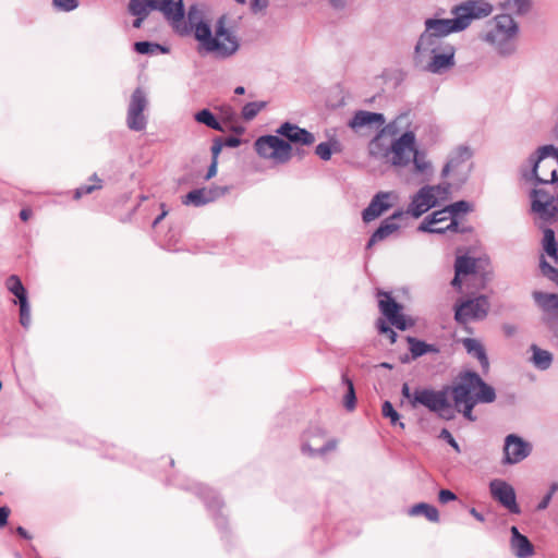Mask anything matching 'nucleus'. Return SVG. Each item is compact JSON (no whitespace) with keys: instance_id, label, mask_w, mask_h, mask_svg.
<instances>
[{"instance_id":"2eb2a0df","label":"nucleus","mask_w":558,"mask_h":558,"mask_svg":"<svg viewBox=\"0 0 558 558\" xmlns=\"http://www.w3.org/2000/svg\"><path fill=\"white\" fill-rule=\"evenodd\" d=\"M489 493L492 497L505 507L509 512L519 514L520 507L517 504L514 488L504 480L495 478L489 483Z\"/></svg>"},{"instance_id":"6e6d98bb","label":"nucleus","mask_w":558,"mask_h":558,"mask_svg":"<svg viewBox=\"0 0 558 558\" xmlns=\"http://www.w3.org/2000/svg\"><path fill=\"white\" fill-rule=\"evenodd\" d=\"M269 5V0H250V9L254 14L264 13Z\"/></svg>"},{"instance_id":"5fc2aeb1","label":"nucleus","mask_w":558,"mask_h":558,"mask_svg":"<svg viewBox=\"0 0 558 558\" xmlns=\"http://www.w3.org/2000/svg\"><path fill=\"white\" fill-rule=\"evenodd\" d=\"M220 118L228 123H235L238 121L236 111L229 105L220 107Z\"/></svg>"},{"instance_id":"423d86ee","label":"nucleus","mask_w":558,"mask_h":558,"mask_svg":"<svg viewBox=\"0 0 558 558\" xmlns=\"http://www.w3.org/2000/svg\"><path fill=\"white\" fill-rule=\"evenodd\" d=\"M449 184L424 185L411 196L405 209L407 215L420 218L430 208L438 206L439 202L449 197Z\"/></svg>"},{"instance_id":"3c124183","label":"nucleus","mask_w":558,"mask_h":558,"mask_svg":"<svg viewBox=\"0 0 558 558\" xmlns=\"http://www.w3.org/2000/svg\"><path fill=\"white\" fill-rule=\"evenodd\" d=\"M52 5L57 11L71 12L78 7V0H52Z\"/></svg>"},{"instance_id":"37998d69","label":"nucleus","mask_w":558,"mask_h":558,"mask_svg":"<svg viewBox=\"0 0 558 558\" xmlns=\"http://www.w3.org/2000/svg\"><path fill=\"white\" fill-rule=\"evenodd\" d=\"M89 181L92 183H88V184H83L81 186H78L76 190H75V193H74V198L78 199L81 198L83 195H87V194H90L93 193L94 191L96 190H99L102 187V180L99 179L97 177V174H93L89 179Z\"/></svg>"},{"instance_id":"393cba45","label":"nucleus","mask_w":558,"mask_h":558,"mask_svg":"<svg viewBox=\"0 0 558 558\" xmlns=\"http://www.w3.org/2000/svg\"><path fill=\"white\" fill-rule=\"evenodd\" d=\"M392 192H378L372 198L368 206L362 211V219L364 222H371L387 211L392 205L389 202Z\"/></svg>"},{"instance_id":"052dcab7","label":"nucleus","mask_w":558,"mask_h":558,"mask_svg":"<svg viewBox=\"0 0 558 558\" xmlns=\"http://www.w3.org/2000/svg\"><path fill=\"white\" fill-rule=\"evenodd\" d=\"M439 501L441 504H447L449 501H453L457 499V496L454 493H452L449 489H441L438 495Z\"/></svg>"},{"instance_id":"13d9d810","label":"nucleus","mask_w":558,"mask_h":558,"mask_svg":"<svg viewBox=\"0 0 558 558\" xmlns=\"http://www.w3.org/2000/svg\"><path fill=\"white\" fill-rule=\"evenodd\" d=\"M556 490H557V486L551 485L548 493L538 502L537 510H545L549 506L553 495Z\"/></svg>"},{"instance_id":"5701e85b","label":"nucleus","mask_w":558,"mask_h":558,"mask_svg":"<svg viewBox=\"0 0 558 558\" xmlns=\"http://www.w3.org/2000/svg\"><path fill=\"white\" fill-rule=\"evenodd\" d=\"M385 122L386 119L383 113L359 110L354 113L348 125L359 133L363 130L380 128Z\"/></svg>"},{"instance_id":"f704fd0d","label":"nucleus","mask_w":558,"mask_h":558,"mask_svg":"<svg viewBox=\"0 0 558 558\" xmlns=\"http://www.w3.org/2000/svg\"><path fill=\"white\" fill-rule=\"evenodd\" d=\"M196 122L206 125L215 131L223 132L221 123L217 120L215 114L209 109H202L194 114Z\"/></svg>"},{"instance_id":"7c9ffc66","label":"nucleus","mask_w":558,"mask_h":558,"mask_svg":"<svg viewBox=\"0 0 558 558\" xmlns=\"http://www.w3.org/2000/svg\"><path fill=\"white\" fill-rule=\"evenodd\" d=\"M532 351L531 362L539 371H547L553 364V354L544 349H541L536 344L530 347Z\"/></svg>"},{"instance_id":"1a4fd4ad","label":"nucleus","mask_w":558,"mask_h":558,"mask_svg":"<svg viewBox=\"0 0 558 558\" xmlns=\"http://www.w3.org/2000/svg\"><path fill=\"white\" fill-rule=\"evenodd\" d=\"M490 302L486 295L466 298L456 303L454 319L461 325L483 320L488 315Z\"/></svg>"},{"instance_id":"f257e3e1","label":"nucleus","mask_w":558,"mask_h":558,"mask_svg":"<svg viewBox=\"0 0 558 558\" xmlns=\"http://www.w3.org/2000/svg\"><path fill=\"white\" fill-rule=\"evenodd\" d=\"M226 20L225 15L217 20L213 34L210 25L205 22L204 8L192 4L187 10L186 19L180 17L175 23V32L180 35H189L193 32L195 39L206 52L225 59L233 56L240 48L236 35L226 27Z\"/></svg>"},{"instance_id":"4c0bfd02","label":"nucleus","mask_w":558,"mask_h":558,"mask_svg":"<svg viewBox=\"0 0 558 558\" xmlns=\"http://www.w3.org/2000/svg\"><path fill=\"white\" fill-rule=\"evenodd\" d=\"M543 248H544L545 253L549 257H551L555 262L558 260V245H557L555 232L550 228L544 229Z\"/></svg>"},{"instance_id":"4be33fe9","label":"nucleus","mask_w":558,"mask_h":558,"mask_svg":"<svg viewBox=\"0 0 558 558\" xmlns=\"http://www.w3.org/2000/svg\"><path fill=\"white\" fill-rule=\"evenodd\" d=\"M456 49L452 45L445 46L441 50L427 58L425 69L434 74H440L454 65Z\"/></svg>"},{"instance_id":"ddd939ff","label":"nucleus","mask_w":558,"mask_h":558,"mask_svg":"<svg viewBox=\"0 0 558 558\" xmlns=\"http://www.w3.org/2000/svg\"><path fill=\"white\" fill-rule=\"evenodd\" d=\"M471 157L472 150L470 147H457L450 153L448 161L441 170V177L447 178L450 173H453L458 177L459 183H464L471 171V165H466Z\"/></svg>"},{"instance_id":"4d7b16f0","label":"nucleus","mask_w":558,"mask_h":558,"mask_svg":"<svg viewBox=\"0 0 558 558\" xmlns=\"http://www.w3.org/2000/svg\"><path fill=\"white\" fill-rule=\"evenodd\" d=\"M439 438L444 439L448 442L449 446H451L457 452H460V446L451 435V433L447 428H442Z\"/></svg>"},{"instance_id":"a211bd4d","label":"nucleus","mask_w":558,"mask_h":558,"mask_svg":"<svg viewBox=\"0 0 558 558\" xmlns=\"http://www.w3.org/2000/svg\"><path fill=\"white\" fill-rule=\"evenodd\" d=\"M449 45L444 39L438 38L435 34H430L426 29L421 34L415 48L414 57L418 63H423L434 53L441 50L445 46Z\"/></svg>"},{"instance_id":"72a5a7b5","label":"nucleus","mask_w":558,"mask_h":558,"mask_svg":"<svg viewBox=\"0 0 558 558\" xmlns=\"http://www.w3.org/2000/svg\"><path fill=\"white\" fill-rule=\"evenodd\" d=\"M408 513L411 517L424 515L428 521L434 523L439 521V512L437 508L426 502H420L412 506Z\"/></svg>"},{"instance_id":"0eeeda50","label":"nucleus","mask_w":558,"mask_h":558,"mask_svg":"<svg viewBox=\"0 0 558 558\" xmlns=\"http://www.w3.org/2000/svg\"><path fill=\"white\" fill-rule=\"evenodd\" d=\"M450 387H444L440 390H433L428 388L416 389L413 392L411 400L412 408L421 404L427 408L430 412L436 413L439 417L449 420L451 415V404L448 399Z\"/></svg>"},{"instance_id":"c9c22d12","label":"nucleus","mask_w":558,"mask_h":558,"mask_svg":"<svg viewBox=\"0 0 558 558\" xmlns=\"http://www.w3.org/2000/svg\"><path fill=\"white\" fill-rule=\"evenodd\" d=\"M471 211H473V205L466 201H458L440 209L441 215H449L450 219L454 218L457 220L460 214H468Z\"/></svg>"},{"instance_id":"b1692460","label":"nucleus","mask_w":558,"mask_h":558,"mask_svg":"<svg viewBox=\"0 0 558 558\" xmlns=\"http://www.w3.org/2000/svg\"><path fill=\"white\" fill-rule=\"evenodd\" d=\"M7 289L13 293L20 303V322L23 326H31V315L27 308V299L26 291L20 280V278L15 275L10 276L5 281Z\"/></svg>"},{"instance_id":"cd10ccee","label":"nucleus","mask_w":558,"mask_h":558,"mask_svg":"<svg viewBox=\"0 0 558 558\" xmlns=\"http://www.w3.org/2000/svg\"><path fill=\"white\" fill-rule=\"evenodd\" d=\"M156 10L163 13L167 20H169L175 29V23L180 21V17L184 16V7L181 0L174 2L173 0H162Z\"/></svg>"},{"instance_id":"49530a36","label":"nucleus","mask_w":558,"mask_h":558,"mask_svg":"<svg viewBox=\"0 0 558 558\" xmlns=\"http://www.w3.org/2000/svg\"><path fill=\"white\" fill-rule=\"evenodd\" d=\"M502 7L513 9L517 15H524L531 8V0H507Z\"/></svg>"},{"instance_id":"20e7f679","label":"nucleus","mask_w":558,"mask_h":558,"mask_svg":"<svg viewBox=\"0 0 558 558\" xmlns=\"http://www.w3.org/2000/svg\"><path fill=\"white\" fill-rule=\"evenodd\" d=\"M519 23L510 14L496 15L481 33L480 39L499 58L509 59L518 52Z\"/></svg>"},{"instance_id":"09e8293b","label":"nucleus","mask_w":558,"mask_h":558,"mask_svg":"<svg viewBox=\"0 0 558 558\" xmlns=\"http://www.w3.org/2000/svg\"><path fill=\"white\" fill-rule=\"evenodd\" d=\"M407 341L410 347L409 349L412 354V359H417L426 354V342L410 336L407 337Z\"/></svg>"},{"instance_id":"c03bdc74","label":"nucleus","mask_w":558,"mask_h":558,"mask_svg":"<svg viewBox=\"0 0 558 558\" xmlns=\"http://www.w3.org/2000/svg\"><path fill=\"white\" fill-rule=\"evenodd\" d=\"M381 414L384 417L390 420L391 425H398L400 428L404 429L405 425L403 422H400V414L395 410L390 401L383 403Z\"/></svg>"},{"instance_id":"58836bf2","label":"nucleus","mask_w":558,"mask_h":558,"mask_svg":"<svg viewBox=\"0 0 558 558\" xmlns=\"http://www.w3.org/2000/svg\"><path fill=\"white\" fill-rule=\"evenodd\" d=\"M197 494L205 500L209 510L214 511L222 507V501L220 500L219 496L209 487L199 485L197 487Z\"/></svg>"},{"instance_id":"0e129e2a","label":"nucleus","mask_w":558,"mask_h":558,"mask_svg":"<svg viewBox=\"0 0 558 558\" xmlns=\"http://www.w3.org/2000/svg\"><path fill=\"white\" fill-rule=\"evenodd\" d=\"M217 167H218V161L211 160V163L209 165L207 173L205 175V180H210L211 178H214L217 174Z\"/></svg>"},{"instance_id":"8fccbe9b","label":"nucleus","mask_w":558,"mask_h":558,"mask_svg":"<svg viewBox=\"0 0 558 558\" xmlns=\"http://www.w3.org/2000/svg\"><path fill=\"white\" fill-rule=\"evenodd\" d=\"M542 274L558 286V269L553 267L546 259L542 258L539 263Z\"/></svg>"},{"instance_id":"dca6fc26","label":"nucleus","mask_w":558,"mask_h":558,"mask_svg":"<svg viewBox=\"0 0 558 558\" xmlns=\"http://www.w3.org/2000/svg\"><path fill=\"white\" fill-rule=\"evenodd\" d=\"M533 298L544 312L543 322L558 337V294L535 291Z\"/></svg>"},{"instance_id":"39448f33","label":"nucleus","mask_w":558,"mask_h":558,"mask_svg":"<svg viewBox=\"0 0 558 558\" xmlns=\"http://www.w3.org/2000/svg\"><path fill=\"white\" fill-rule=\"evenodd\" d=\"M521 175L527 182L554 184L558 181V148L554 145L539 146L521 166Z\"/></svg>"},{"instance_id":"9b49d317","label":"nucleus","mask_w":558,"mask_h":558,"mask_svg":"<svg viewBox=\"0 0 558 558\" xmlns=\"http://www.w3.org/2000/svg\"><path fill=\"white\" fill-rule=\"evenodd\" d=\"M418 231L427 233L444 234L446 232L453 233H471L473 228L471 226L461 225L459 220L449 215H441L440 209L426 216L418 226Z\"/></svg>"},{"instance_id":"f3484780","label":"nucleus","mask_w":558,"mask_h":558,"mask_svg":"<svg viewBox=\"0 0 558 558\" xmlns=\"http://www.w3.org/2000/svg\"><path fill=\"white\" fill-rule=\"evenodd\" d=\"M379 310L388 323L399 330L408 329V323L401 313L402 306L387 292L379 293Z\"/></svg>"},{"instance_id":"c85d7f7f","label":"nucleus","mask_w":558,"mask_h":558,"mask_svg":"<svg viewBox=\"0 0 558 558\" xmlns=\"http://www.w3.org/2000/svg\"><path fill=\"white\" fill-rule=\"evenodd\" d=\"M531 209L536 214L539 219L545 222H554L558 216V202L553 203H541L539 201H533Z\"/></svg>"},{"instance_id":"2f4dec72","label":"nucleus","mask_w":558,"mask_h":558,"mask_svg":"<svg viewBox=\"0 0 558 558\" xmlns=\"http://www.w3.org/2000/svg\"><path fill=\"white\" fill-rule=\"evenodd\" d=\"M462 344L466 352L476 357L484 368L488 367L489 363L485 349L478 340L474 338H465L462 340Z\"/></svg>"},{"instance_id":"f8f14e48","label":"nucleus","mask_w":558,"mask_h":558,"mask_svg":"<svg viewBox=\"0 0 558 558\" xmlns=\"http://www.w3.org/2000/svg\"><path fill=\"white\" fill-rule=\"evenodd\" d=\"M147 108V94L137 87L131 95L126 112V125L131 131L141 132L146 129L148 119L145 111Z\"/></svg>"},{"instance_id":"4468645a","label":"nucleus","mask_w":558,"mask_h":558,"mask_svg":"<svg viewBox=\"0 0 558 558\" xmlns=\"http://www.w3.org/2000/svg\"><path fill=\"white\" fill-rule=\"evenodd\" d=\"M532 449L531 442L524 440L517 434L507 435L502 448V464L512 465L520 463L531 454Z\"/></svg>"},{"instance_id":"a19ab883","label":"nucleus","mask_w":558,"mask_h":558,"mask_svg":"<svg viewBox=\"0 0 558 558\" xmlns=\"http://www.w3.org/2000/svg\"><path fill=\"white\" fill-rule=\"evenodd\" d=\"M134 50L140 54H157L159 52H168V48L150 41H136L134 44Z\"/></svg>"},{"instance_id":"473e14b6","label":"nucleus","mask_w":558,"mask_h":558,"mask_svg":"<svg viewBox=\"0 0 558 558\" xmlns=\"http://www.w3.org/2000/svg\"><path fill=\"white\" fill-rule=\"evenodd\" d=\"M478 260L466 255L457 256L454 262V272L458 276H471L476 274Z\"/></svg>"},{"instance_id":"a18cd8bd","label":"nucleus","mask_w":558,"mask_h":558,"mask_svg":"<svg viewBox=\"0 0 558 558\" xmlns=\"http://www.w3.org/2000/svg\"><path fill=\"white\" fill-rule=\"evenodd\" d=\"M265 106H266L265 101L247 102L242 108V117H243V119L246 120V121L253 120L258 114V112L265 108Z\"/></svg>"},{"instance_id":"79ce46f5","label":"nucleus","mask_w":558,"mask_h":558,"mask_svg":"<svg viewBox=\"0 0 558 558\" xmlns=\"http://www.w3.org/2000/svg\"><path fill=\"white\" fill-rule=\"evenodd\" d=\"M342 384L347 386V392L343 397V405L348 411H353L356 407V395L353 381L348 376L343 375Z\"/></svg>"},{"instance_id":"e2e57ef3","label":"nucleus","mask_w":558,"mask_h":558,"mask_svg":"<svg viewBox=\"0 0 558 558\" xmlns=\"http://www.w3.org/2000/svg\"><path fill=\"white\" fill-rule=\"evenodd\" d=\"M223 146L235 148L240 146L241 140L236 136H229L225 141H222Z\"/></svg>"},{"instance_id":"aec40b11","label":"nucleus","mask_w":558,"mask_h":558,"mask_svg":"<svg viewBox=\"0 0 558 558\" xmlns=\"http://www.w3.org/2000/svg\"><path fill=\"white\" fill-rule=\"evenodd\" d=\"M276 134L284 137L292 145L311 146L315 143V135L310 131L300 128L291 122H283L277 130Z\"/></svg>"},{"instance_id":"6e6552de","label":"nucleus","mask_w":558,"mask_h":558,"mask_svg":"<svg viewBox=\"0 0 558 558\" xmlns=\"http://www.w3.org/2000/svg\"><path fill=\"white\" fill-rule=\"evenodd\" d=\"M255 150L264 159L287 163L292 157V146L277 135H263L255 141Z\"/></svg>"},{"instance_id":"ea45409f","label":"nucleus","mask_w":558,"mask_h":558,"mask_svg":"<svg viewBox=\"0 0 558 558\" xmlns=\"http://www.w3.org/2000/svg\"><path fill=\"white\" fill-rule=\"evenodd\" d=\"M411 161L413 162L416 173L424 174L432 170V163L427 160L426 153L418 150L417 147L411 156Z\"/></svg>"},{"instance_id":"338daca9","label":"nucleus","mask_w":558,"mask_h":558,"mask_svg":"<svg viewBox=\"0 0 558 558\" xmlns=\"http://www.w3.org/2000/svg\"><path fill=\"white\" fill-rule=\"evenodd\" d=\"M502 330L506 336L511 337L517 332V327L514 325L505 324Z\"/></svg>"},{"instance_id":"f03ea898","label":"nucleus","mask_w":558,"mask_h":558,"mask_svg":"<svg viewBox=\"0 0 558 558\" xmlns=\"http://www.w3.org/2000/svg\"><path fill=\"white\" fill-rule=\"evenodd\" d=\"M450 392L456 410L470 422L476 421L473 414L476 404L492 403L496 400L495 389L473 371L460 373L450 387Z\"/></svg>"},{"instance_id":"69168bd1","label":"nucleus","mask_w":558,"mask_h":558,"mask_svg":"<svg viewBox=\"0 0 558 558\" xmlns=\"http://www.w3.org/2000/svg\"><path fill=\"white\" fill-rule=\"evenodd\" d=\"M402 396L408 399L410 402L413 399V393L411 392L410 386L408 383H404L401 388Z\"/></svg>"},{"instance_id":"bf43d9fd","label":"nucleus","mask_w":558,"mask_h":558,"mask_svg":"<svg viewBox=\"0 0 558 558\" xmlns=\"http://www.w3.org/2000/svg\"><path fill=\"white\" fill-rule=\"evenodd\" d=\"M222 147H223V143H222L221 138L214 140L213 146H211V157H213L211 160L218 161V157L222 150Z\"/></svg>"},{"instance_id":"a878e982","label":"nucleus","mask_w":558,"mask_h":558,"mask_svg":"<svg viewBox=\"0 0 558 558\" xmlns=\"http://www.w3.org/2000/svg\"><path fill=\"white\" fill-rule=\"evenodd\" d=\"M510 548L518 558H529L534 554L533 544L521 534L517 526H511Z\"/></svg>"},{"instance_id":"680f3d73","label":"nucleus","mask_w":558,"mask_h":558,"mask_svg":"<svg viewBox=\"0 0 558 558\" xmlns=\"http://www.w3.org/2000/svg\"><path fill=\"white\" fill-rule=\"evenodd\" d=\"M11 513V510L9 507H0V527H3L8 523V518Z\"/></svg>"},{"instance_id":"6ab92c4d","label":"nucleus","mask_w":558,"mask_h":558,"mask_svg":"<svg viewBox=\"0 0 558 558\" xmlns=\"http://www.w3.org/2000/svg\"><path fill=\"white\" fill-rule=\"evenodd\" d=\"M338 441L335 438L324 440V436L320 433L312 435L308 439L304 440L301 446V451L303 454L316 458H324L331 451L337 449Z\"/></svg>"},{"instance_id":"c756f323","label":"nucleus","mask_w":558,"mask_h":558,"mask_svg":"<svg viewBox=\"0 0 558 558\" xmlns=\"http://www.w3.org/2000/svg\"><path fill=\"white\" fill-rule=\"evenodd\" d=\"M400 226L397 222H391L390 220H383L380 226L376 229V231L371 235L366 247L371 248L378 242H381L389 238L391 234L399 230Z\"/></svg>"},{"instance_id":"e433bc0d","label":"nucleus","mask_w":558,"mask_h":558,"mask_svg":"<svg viewBox=\"0 0 558 558\" xmlns=\"http://www.w3.org/2000/svg\"><path fill=\"white\" fill-rule=\"evenodd\" d=\"M531 203L533 201H539L541 203H553L558 202V194L555 187H534L530 193Z\"/></svg>"},{"instance_id":"864d4df0","label":"nucleus","mask_w":558,"mask_h":558,"mask_svg":"<svg viewBox=\"0 0 558 558\" xmlns=\"http://www.w3.org/2000/svg\"><path fill=\"white\" fill-rule=\"evenodd\" d=\"M315 154L322 159V160H329L332 156V143L330 142H324L316 146Z\"/></svg>"},{"instance_id":"412c9836","label":"nucleus","mask_w":558,"mask_h":558,"mask_svg":"<svg viewBox=\"0 0 558 558\" xmlns=\"http://www.w3.org/2000/svg\"><path fill=\"white\" fill-rule=\"evenodd\" d=\"M229 192L227 186H214V187H202L190 191L183 198L184 205H192L201 207L211 202H215L219 197L226 195Z\"/></svg>"},{"instance_id":"603ef678","label":"nucleus","mask_w":558,"mask_h":558,"mask_svg":"<svg viewBox=\"0 0 558 558\" xmlns=\"http://www.w3.org/2000/svg\"><path fill=\"white\" fill-rule=\"evenodd\" d=\"M377 329L379 333L387 336L390 340V343H395L397 341V332L389 326V324L384 319H378Z\"/></svg>"},{"instance_id":"7ed1b4c3","label":"nucleus","mask_w":558,"mask_h":558,"mask_svg":"<svg viewBox=\"0 0 558 558\" xmlns=\"http://www.w3.org/2000/svg\"><path fill=\"white\" fill-rule=\"evenodd\" d=\"M492 11L493 5L488 2L466 0L451 9L452 19H427L425 29L444 39L451 33L464 31L473 20L486 17Z\"/></svg>"},{"instance_id":"de8ad7c7","label":"nucleus","mask_w":558,"mask_h":558,"mask_svg":"<svg viewBox=\"0 0 558 558\" xmlns=\"http://www.w3.org/2000/svg\"><path fill=\"white\" fill-rule=\"evenodd\" d=\"M150 10V5L146 0H131L129 3V11L132 15L148 16Z\"/></svg>"},{"instance_id":"bb28decb","label":"nucleus","mask_w":558,"mask_h":558,"mask_svg":"<svg viewBox=\"0 0 558 558\" xmlns=\"http://www.w3.org/2000/svg\"><path fill=\"white\" fill-rule=\"evenodd\" d=\"M409 124H410L409 113L399 114L393 121H391L390 123L383 126L379 134L372 141L371 150L373 151V148L378 145V141L381 136H384V135L396 136L403 129L408 128Z\"/></svg>"},{"instance_id":"774afa93","label":"nucleus","mask_w":558,"mask_h":558,"mask_svg":"<svg viewBox=\"0 0 558 558\" xmlns=\"http://www.w3.org/2000/svg\"><path fill=\"white\" fill-rule=\"evenodd\" d=\"M33 215V211L31 208H24L21 210L20 213V218L23 220V221H27Z\"/></svg>"},{"instance_id":"9d476101","label":"nucleus","mask_w":558,"mask_h":558,"mask_svg":"<svg viewBox=\"0 0 558 558\" xmlns=\"http://www.w3.org/2000/svg\"><path fill=\"white\" fill-rule=\"evenodd\" d=\"M415 148V133L413 131H405L391 142L384 156L388 158L393 167H407L411 162V156Z\"/></svg>"}]
</instances>
